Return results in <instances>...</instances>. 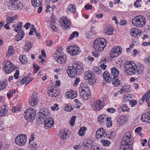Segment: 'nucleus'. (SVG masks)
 <instances>
[{
  "label": "nucleus",
  "instance_id": "obj_1",
  "mask_svg": "<svg viewBox=\"0 0 150 150\" xmlns=\"http://www.w3.org/2000/svg\"><path fill=\"white\" fill-rule=\"evenodd\" d=\"M124 69L125 72L127 75H139L143 72L144 67L142 65L137 66L135 63L132 62H127L125 63Z\"/></svg>",
  "mask_w": 150,
  "mask_h": 150
},
{
  "label": "nucleus",
  "instance_id": "obj_2",
  "mask_svg": "<svg viewBox=\"0 0 150 150\" xmlns=\"http://www.w3.org/2000/svg\"><path fill=\"white\" fill-rule=\"evenodd\" d=\"M107 41L104 38H98L94 40L93 44V48L96 51H103L106 46Z\"/></svg>",
  "mask_w": 150,
  "mask_h": 150
},
{
  "label": "nucleus",
  "instance_id": "obj_3",
  "mask_svg": "<svg viewBox=\"0 0 150 150\" xmlns=\"http://www.w3.org/2000/svg\"><path fill=\"white\" fill-rule=\"evenodd\" d=\"M63 50L61 47L57 49L54 56V58L55 60L57 62L63 64L66 62L67 57L62 52Z\"/></svg>",
  "mask_w": 150,
  "mask_h": 150
},
{
  "label": "nucleus",
  "instance_id": "obj_4",
  "mask_svg": "<svg viewBox=\"0 0 150 150\" xmlns=\"http://www.w3.org/2000/svg\"><path fill=\"white\" fill-rule=\"evenodd\" d=\"M50 111L47 109H42L37 114L36 119L39 123L42 124L45 121L47 116L50 115Z\"/></svg>",
  "mask_w": 150,
  "mask_h": 150
},
{
  "label": "nucleus",
  "instance_id": "obj_5",
  "mask_svg": "<svg viewBox=\"0 0 150 150\" xmlns=\"http://www.w3.org/2000/svg\"><path fill=\"white\" fill-rule=\"evenodd\" d=\"M132 24L135 26L138 27H142L145 24V19L142 16H136L132 21Z\"/></svg>",
  "mask_w": 150,
  "mask_h": 150
},
{
  "label": "nucleus",
  "instance_id": "obj_6",
  "mask_svg": "<svg viewBox=\"0 0 150 150\" xmlns=\"http://www.w3.org/2000/svg\"><path fill=\"white\" fill-rule=\"evenodd\" d=\"M36 110L32 108L27 109L24 112L25 119L29 122H32L34 120Z\"/></svg>",
  "mask_w": 150,
  "mask_h": 150
},
{
  "label": "nucleus",
  "instance_id": "obj_7",
  "mask_svg": "<svg viewBox=\"0 0 150 150\" xmlns=\"http://www.w3.org/2000/svg\"><path fill=\"white\" fill-rule=\"evenodd\" d=\"M133 141L131 137V134L129 132L127 133L124 135L121 142V148H124V146H132Z\"/></svg>",
  "mask_w": 150,
  "mask_h": 150
},
{
  "label": "nucleus",
  "instance_id": "obj_8",
  "mask_svg": "<svg viewBox=\"0 0 150 150\" xmlns=\"http://www.w3.org/2000/svg\"><path fill=\"white\" fill-rule=\"evenodd\" d=\"M84 79L85 81L90 85H92L96 81L94 74L90 72V71H87L84 74Z\"/></svg>",
  "mask_w": 150,
  "mask_h": 150
},
{
  "label": "nucleus",
  "instance_id": "obj_9",
  "mask_svg": "<svg viewBox=\"0 0 150 150\" xmlns=\"http://www.w3.org/2000/svg\"><path fill=\"white\" fill-rule=\"evenodd\" d=\"M8 5L9 8L11 10H20L23 7L22 4L19 1H10Z\"/></svg>",
  "mask_w": 150,
  "mask_h": 150
},
{
  "label": "nucleus",
  "instance_id": "obj_10",
  "mask_svg": "<svg viewBox=\"0 0 150 150\" xmlns=\"http://www.w3.org/2000/svg\"><path fill=\"white\" fill-rule=\"evenodd\" d=\"M27 137L24 134H21L18 135L16 138L15 143L18 145L23 146L25 144L27 141Z\"/></svg>",
  "mask_w": 150,
  "mask_h": 150
},
{
  "label": "nucleus",
  "instance_id": "obj_11",
  "mask_svg": "<svg viewBox=\"0 0 150 150\" xmlns=\"http://www.w3.org/2000/svg\"><path fill=\"white\" fill-rule=\"evenodd\" d=\"M3 68L5 69L6 72L7 74L11 73L14 69V67L13 64L7 60H5L3 63Z\"/></svg>",
  "mask_w": 150,
  "mask_h": 150
},
{
  "label": "nucleus",
  "instance_id": "obj_12",
  "mask_svg": "<svg viewBox=\"0 0 150 150\" xmlns=\"http://www.w3.org/2000/svg\"><path fill=\"white\" fill-rule=\"evenodd\" d=\"M48 115L46 116L44 122V126L46 129L52 127L54 124V121L52 117Z\"/></svg>",
  "mask_w": 150,
  "mask_h": 150
},
{
  "label": "nucleus",
  "instance_id": "obj_13",
  "mask_svg": "<svg viewBox=\"0 0 150 150\" xmlns=\"http://www.w3.org/2000/svg\"><path fill=\"white\" fill-rule=\"evenodd\" d=\"M67 52L72 55H76L78 54L80 52V49L78 47H76L73 46H70L67 49Z\"/></svg>",
  "mask_w": 150,
  "mask_h": 150
},
{
  "label": "nucleus",
  "instance_id": "obj_14",
  "mask_svg": "<svg viewBox=\"0 0 150 150\" xmlns=\"http://www.w3.org/2000/svg\"><path fill=\"white\" fill-rule=\"evenodd\" d=\"M67 72L69 76L72 78H74L77 76V71L74 68L73 65L68 67Z\"/></svg>",
  "mask_w": 150,
  "mask_h": 150
},
{
  "label": "nucleus",
  "instance_id": "obj_15",
  "mask_svg": "<svg viewBox=\"0 0 150 150\" xmlns=\"http://www.w3.org/2000/svg\"><path fill=\"white\" fill-rule=\"evenodd\" d=\"M104 129L102 128H100L96 132V137L98 139L105 138H106L107 134H105Z\"/></svg>",
  "mask_w": 150,
  "mask_h": 150
},
{
  "label": "nucleus",
  "instance_id": "obj_16",
  "mask_svg": "<svg viewBox=\"0 0 150 150\" xmlns=\"http://www.w3.org/2000/svg\"><path fill=\"white\" fill-rule=\"evenodd\" d=\"M79 91L80 93H85L90 91L89 88L87 85L85 83H81L80 84V86L79 88Z\"/></svg>",
  "mask_w": 150,
  "mask_h": 150
},
{
  "label": "nucleus",
  "instance_id": "obj_17",
  "mask_svg": "<svg viewBox=\"0 0 150 150\" xmlns=\"http://www.w3.org/2000/svg\"><path fill=\"white\" fill-rule=\"evenodd\" d=\"M103 107V103L100 100L96 101L93 105V109L97 110H101Z\"/></svg>",
  "mask_w": 150,
  "mask_h": 150
},
{
  "label": "nucleus",
  "instance_id": "obj_18",
  "mask_svg": "<svg viewBox=\"0 0 150 150\" xmlns=\"http://www.w3.org/2000/svg\"><path fill=\"white\" fill-rule=\"evenodd\" d=\"M61 25L62 27H64V28L66 29L67 30V28L71 25V23L69 19L67 17H63L62 22L61 23Z\"/></svg>",
  "mask_w": 150,
  "mask_h": 150
},
{
  "label": "nucleus",
  "instance_id": "obj_19",
  "mask_svg": "<svg viewBox=\"0 0 150 150\" xmlns=\"http://www.w3.org/2000/svg\"><path fill=\"white\" fill-rule=\"evenodd\" d=\"M72 65L77 71V72L83 73V65L82 63H74L72 64Z\"/></svg>",
  "mask_w": 150,
  "mask_h": 150
},
{
  "label": "nucleus",
  "instance_id": "obj_20",
  "mask_svg": "<svg viewBox=\"0 0 150 150\" xmlns=\"http://www.w3.org/2000/svg\"><path fill=\"white\" fill-rule=\"evenodd\" d=\"M127 120V118L126 116L121 115L119 117L117 120V126H120L124 125Z\"/></svg>",
  "mask_w": 150,
  "mask_h": 150
},
{
  "label": "nucleus",
  "instance_id": "obj_21",
  "mask_svg": "<svg viewBox=\"0 0 150 150\" xmlns=\"http://www.w3.org/2000/svg\"><path fill=\"white\" fill-rule=\"evenodd\" d=\"M103 77L105 81L109 83L112 81L113 78V76L110 75L109 72L107 71L104 72Z\"/></svg>",
  "mask_w": 150,
  "mask_h": 150
},
{
  "label": "nucleus",
  "instance_id": "obj_22",
  "mask_svg": "<svg viewBox=\"0 0 150 150\" xmlns=\"http://www.w3.org/2000/svg\"><path fill=\"white\" fill-rule=\"evenodd\" d=\"M50 19V22L51 23L50 24L51 28L54 31H57V29L54 24V23L56 22V19L54 18L53 14H52Z\"/></svg>",
  "mask_w": 150,
  "mask_h": 150
},
{
  "label": "nucleus",
  "instance_id": "obj_23",
  "mask_svg": "<svg viewBox=\"0 0 150 150\" xmlns=\"http://www.w3.org/2000/svg\"><path fill=\"white\" fill-rule=\"evenodd\" d=\"M141 119L143 122L150 123V112L147 114H143L141 116Z\"/></svg>",
  "mask_w": 150,
  "mask_h": 150
},
{
  "label": "nucleus",
  "instance_id": "obj_24",
  "mask_svg": "<svg viewBox=\"0 0 150 150\" xmlns=\"http://www.w3.org/2000/svg\"><path fill=\"white\" fill-rule=\"evenodd\" d=\"M6 105L1 106L0 108V116L2 117L5 115L8 112V109L6 108Z\"/></svg>",
  "mask_w": 150,
  "mask_h": 150
},
{
  "label": "nucleus",
  "instance_id": "obj_25",
  "mask_svg": "<svg viewBox=\"0 0 150 150\" xmlns=\"http://www.w3.org/2000/svg\"><path fill=\"white\" fill-rule=\"evenodd\" d=\"M119 76L118 75L114 76L112 80L113 84L115 86L117 87L120 85V81L118 79Z\"/></svg>",
  "mask_w": 150,
  "mask_h": 150
},
{
  "label": "nucleus",
  "instance_id": "obj_26",
  "mask_svg": "<svg viewBox=\"0 0 150 150\" xmlns=\"http://www.w3.org/2000/svg\"><path fill=\"white\" fill-rule=\"evenodd\" d=\"M67 95L68 98L70 99H73L76 97L77 95L76 91H75L71 90L68 92Z\"/></svg>",
  "mask_w": 150,
  "mask_h": 150
},
{
  "label": "nucleus",
  "instance_id": "obj_27",
  "mask_svg": "<svg viewBox=\"0 0 150 150\" xmlns=\"http://www.w3.org/2000/svg\"><path fill=\"white\" fill-rule=\"evenodd\" d=\"M59 136L60 139L64 140L67 138V133L64 130L62 129L60 131Z\"/></svg>",
  "mask_w": 150,
  "mask_h": 150
},
{
  "label": "nucleus",
  "instance_id": "obj_28",
  "mask_svg": "<svg viewBox=\"0 0 150 150\" xmlns=\"http://www.w3.org/2000/svg\"><path fill=\"white\" fill-rule=\"evenodd\" d=\"M18 18V16L16 15L13 16L7 17L6 18V22L9 23L10 24L11 23H13L14 20L17 19Z\"/></svg>",
  "mask_w": 150,
  "mask_h": 150
},
{
  "label": "nucleus",
  "instance_id": "obj_29",
  "mask_svg": "<svg viewBox=\"0 0 150 150\" xmlns=\"http://www.w3.org/2000/svg\"><path fill=\"white\" fill-rule=\"evenodd\" d=\"M49 95L52 97H56L58 95V93L57 91L53 88L49 91L48 93Z\"/></svg>",
  "mask_w": 150,
  "mask_h": 150
},
{
  "label": "nucleus",
  "instance_id": "obj_30",
  "mask_svg": "<svg viewBox=\"0 0 150 150\" xmlns=\"http://www.w3.org/2000/svg\"><path fill=\"white\" fill-rule=\"evenodd\" d=\"M18 33V34L16 35V41H18L22 39L24 35V33L23 30H21V32Z\"/></svg>",
  "mask_w": 150,
  "mask_h": 150
},
{
  "label": "nucleus",
  "instance_id": "obj_31",
  "mask_svg": "<svg viewBox=\"0 0 150 150\" xmlns=\"http://www.w3.org/2000/svg\"><path fill=\"white\" fill-rule=\"evenodd\" d=\"M76 11V7L74 4H71L69 6L67 10V12L68 13H74Z\"/></svg>",
  "mask_w": 150,
  "mask_h": 150
},
{
  "label": "nucleus",
  "instance_id": "obj_32",
  "mask_svg": "<svg viewBox=\"0 0 150 150\" xmlns=\"http://www.w3.org/2000/svg\"><path fill=\"white\" fill-rule=\"evenodd\" d=\"M42 0H31V4L34 7L39 6L42 4Z\"/></svg>",
  "mask_w": 150,
  "mask_h": 150
},
{
  "label": "nucleus",
  "instance_id": "obj_33",
  "mask_svg": "<svg viewBox=\"0 0 150 150\" xmlns=\"http://www.w3.org/2000/svg\"><path fill=\"white\" fill-rule=\"evenodd\" d=\"M81 96H82L83 98L85 100H88L90 96V91L85 92V93H80Z\"/></svg>",
  "mask_w": 150,
  "mask_h": 150
},
{
  "label": "nucleus",
  "instance_id": "obj_34",
  "mask_svg": "<svg viewBox=\"0 0 150 150\" xmlns=\"http://www.w3.org/2000/svg\"><path fill=\"white\" fill-rule=\"evenodd\" d=\"M105 116L103 115H101L98 117V121L100 124L103 125L105 122Z\"/></svg>",
  "mask_w": 150,
  "mask_h": 150
},
{
  "label": "nucleus",
  "instance_id": "obj_35",
  "mask_svg": "<svg viewBox=\"0 0 150 150\" xmlns=\"http://www.w3.org/2000/svg\"><path fill=\"white\" fill-rule=\"evenodd\" d=\"M111 75L112 76L117 75L119 73V71L115 67H113L111 69Z\"/></svg>",
  "mask_w": 150,
  "mask_h": 150
},
{
  "label": "nucleus",
  "instance_id": "obj_36",
  "mask_svg": "<svg viewBox=\"0 0 150 150\" xmlns=\"http://www.w3.org/2000/svg\"><path fill=\"white\" fill-rule=\"evenodd\" d=\"M137 28H132L130 31V34L133 37H136L138 34Z\"/></svg>",
  "mask_w": 150,
  "mask_h": 150
},
{
  "label": "nucleus",
  "instance_id": "obj_37",
  "mask_svg": "<svg viewBox=\"0 0 150 150\" xmlns=\"http://www.w3.org/2000/svg\"><path fill=\"white\" fill-rule=\"evenodd\" d=\"M7 85V81L3 80L0 81V90H1L5 88Z\"/></svg>",
  "mask_w": 150,
  "mask_h": 150
},
{
  "label": "nucleus",
  "instance_id": "obj_38",
  "mask_svg": "<svg viewBox=\"0 0 150 150\" xmlns=\"http://www.w3.org/2000/svg\"><path fill=\"white\" fill-rule=\"evenodd\" d=\"M87 128L85 127H81L79 131V134L80 136H84L85 134V132Z\"/></svg>",
  "mask_w": 150,
  "mask_h": 150
},
{
  "label": "nucleus",
  "instance_id": "obj_39",
  "mask_svg": "<svg viewBox=\"0 0 150 150\" xmlns=\"http://www.w3.org/2000/svg\"><path fill=\"white\" fill-rule=\"evenodd\" d=\"M31 47V45L30 42L28 41L26 42L25 45L24 47V49L25 51H28Z\"/></svg>",
  "mask_w": 150,
  "mask_h": 150
},
{
  "label": "nucleus",
  "instance_id": "obj_40",
  "mask_svg": "<svg viewBox=\"0 0 150 150\" xmlns=\"http://www.w3.org/2000/svg\"><path fill=\"white\" fill-rule=\"evenodd\" d=\"M93 143L92 140L91 139H88L87 140L85 143H84V146L86 147H88L91 146L93 145Z\"/></svg>",
  "mask_w": 150,
  "mask_h": 150
},
{
  "label": "nucleus",
  "instance_id": "obj_41",
  "mask_svg": "<svg viewBox=\"0 0 150 150\" xmlns=\"http://www.w3.org/2000/svg\"><path fill=\"white\" fill-rule=\"evenodd\" d=\"M22 25L23 23L22 22H18L17 25V27L14 29V31L17 33L18 32V31H20L21 29Z\"/></svg>",
  "mask_w": 150,
  "mask_h": 150
},
{
  "label": "nucleus",
  "instance_id": "obj_42",
  "mask_svg": "<svg viewBox=\"0 0 150 150\" xmlns=\"http://www.w3.org/2000/svg\"><path fill=\"white\" fill-rule=\"evenodd\" d=\"M14 51L13 46H9L8 50V52L7 53L6 56L9 57L10 55H13L14 53Z\"/></svg>",
  "mask_w": 150,
  "mask_h": 150
},
{
  "label": "nucleus",
  "instance_id": "obj_43",
  "mask_svg": "<svg viewBox=\"0 0 150 150\" xmlns=\"http://www.w3.org/2000/svg\"><path fill=\"white\" fill-rule=\"evenodd\" d=\"M110 57L112 58H114L117 57L119 55L116 51L114 50L113 49L110 52Z\"/></svg>",
  "mask_w": 150,
  "mask_h": 150
},
{
  "label": "nucleus",
  "instance_id": "obj_44",
  "mask_svg": "<svg viewBox=\"0 0 150 150\" xmlns=\"http://www.w3.org/2000/svg\"><path fill=\"white\" fill-rule=\"evenodd\" d=\"M19 59L21 63L23 64H25L27 61L26 60L25 55L21 56L19 57Z\"/></svg>",
  "mask_w": 150,
  "mask_h": 150
},
{
  "label": "nucleus",
  "instance_id": "obj_45",
  "mask_svg": "<svg viewBox=\"0 0 150 150\" xmlns=\"http://www.w3.org/2000/svg\"><path fill=\"white\" fill-rule=\"evenodd\" d=\"M38 101V100L30 99L29 103L31 106H34L37 104Z\"/></svg>",
  "mask_w": 150,
  "mask_h": 150
},
{
  "label": "nucleus",
  "instance_id": "obj_46",
  "mask_svg": "<svg viewBox=\"0 0 150 150\" xmlns=\"http://www.w3.org/2000/svg\"><path fill=\"white\" fill-rule=\"evenodd\" d=\"M79 35V33L78 32L74 31L71 35L69 39L70 40H71L75 37H77Z\"/></svg>",
  "mask_w": 150,
  "mask_h": 150
},
{
  "label": "nucleus",
  "instance_id": "obj_47",
  "mask_svg": "<svg viewBox=\"0 0 150 150\" xmlns=\"http://www.w3.org/2000/svg\"><path fill=\"white\" fill-rule=\"evenodd\" d=\"M114 30L113 29L109 28H107L106 29V31L105 32V33L106 35H112L113 34Z\"/></svg>",
  "mask_w": 150,
  "mask_h": 150
},
{
  "label": "nucleus",
  "instance_id": "obj_48",
  "mask_svg": "<svg viewBox=\"0 0 150 150\" xmlns=\"http://www.w3.org/2000/svg\"><path fill=\"white\" fill-rule=\"evenodd\" d=\"M31 77V74H29L28 76L25 77L24 78H25L26 81L27 82L26 84V85L27 84L29 83L30 81L32 80V79L30 78Z\"/></svg>",
  "mask_w": 150,
  "mask_h": 150
},
{
  "label": "nucleus",
  "instance_id": "obj_49",
  "mask_svg": "<svg viewBox=\"0 0 150 150\" xmlns=\"http://www.w3.org/2000/svg\"><path fill=\"white\" fill-rule=\"evenodd\" d=\"M150 90H148L142 96L143 99H145V100L148 98H150Z\"/></svg>",
  "mask_w": 150,
  "mask_h": 150
},
{
  "label": "nucleus",
  "instance_id": "obj_50",
  "mask_svg": "<svg viewBox=\"0 0 150 150\" xmlns=\"http://www.w3.org/2000/svg\"><path fill=\"white\" fill-rule=\"evenodd\" d=\"M116 51V52L120 55L121 53L122 49L119 46H115L114 48L112 49Z\"/></svg>",
  "mask_w": 150,
  "mask_h": 150
},
{
  "label": "nucleus",
  "instance_id": "obj_51",
  "mask_svg": "<svg viewBox=\"0 0 150 150\" xmlns=\"http://www.w3.org/2000/svg\"><path fill=\"white\" fill-rule=\"evenodd\" d=\"M120 109L123 111H128L129 110V108L126 105H123L120 107Z\"/></svg>",
  "mask_w": 150,
  "mask_h": 150
},
{
  "label": "nucleus",
  "instance_id": "obj_52",
  "mask_svg": "<svg viewBox=\"0 0 150 150\" xmlns=\"http://www.w3.org/2000/svg\"><path fill=\"white\" fill-rule=\"evenodd\" d=\"M101 142L102 143L103 146H108L110 144V142L107 140H102Z\"/></svg>",
  "mask_w": 150,
  "mask_h": 150
},
{
  "label": "nucleus",
  "instance_id": "obj_53",
  "mask_svg": "<svg viewBox=\"0 0 150 150\" xmlns=\"http://www.w3.org/2000/svg\"><path fill=\"white\" fill-rule=\"evenodd\" d=\"M76 116H73L71 118V120L69 121L71 126H73L75 124V121L76 118Z\"/></svg>",
  "mask_w": 150,
  "mask_h": 150
},
{
  "label": "nucleus",
  "instance_id": "obj_54",
  "mask_svg": "<svg viewBox=\"0 0 150 150\" xmlns=\"http://www.w3.org/2000/svg\"><path fill=\"white\" fill-rule=\"evenodd\" d=\"M124 148H121V146L120 147V150H132V146H124Z\"/></svg>",
  "mask_w": 150,
  "mask_h": 150
},
{
  "label": "nucleus",
  "instance_id": "obj_55",
  "mask_svg": "<svg viewBox=\"0 0 150 150\" xmlns=\"http://www.w3.org/2000/svg\"><path fill=\"white\" fill-rule=\"evenodd\" d=\"M129 104L132 107H134V105H137V102L136 100H133L129 101Z\"/></svg>",
  "mask_w": 150,
  "mask_h": 150
},
{
  "label": "nucleus",
  "instance_id": "obj_56",
  "mask_svg": "<svg viewBox=\"0 0 150 150\" xmlns=\"http://www.w3.org/2000/svg\"><path fill=\"white\" fill-rule=\"evenodd\" d=\"M30 147L33 149V150H35L38 148L37 144L35 143H33L30 145Z\"/></svg>",
  "mask_w": 150,
  "mask_h": 150
},
{
  "label": "nucleus",
  "instance_id": "obj_57",
  "mask_svg": "<svg viewBox=\"0 0 150 150\" xmlns=\"http://www.w3.org/2000/svg\"><path fill=\"white\" fill-rule=\"evenodd\" d=\"M38 94L37 93L35 92L33 93L30 99L38 100Z\"/></svg>",
  "mask_w": 150,
  "mask_h": 150
},
{
  "label": "nucleus",
  "instance_id": "obj_58",
  "mask_svg": "<svg viewBox=\"0 0 150 150\" xmlns=\"http://www.w3.org/2000/svg\"><path fill=\"white\" fill-rule=\"evenodd\" d=\"M110 133V134H107V136H106V138H110V139H112L115 136V134L113 132H111Z\"/></svg>",
  "mask_w": 150,
  "mask_h": 150
},
{
  "label": "nucleus",
  "instance_id": "obj_59",
  "mask_svg": "<svg viewBox=\"0 0 150 150\" xmlns=\"http://www.w3.org/2000/svg\"><path fill=\"white\" fill-rule=\"evenodd\" d=\"M65 110L66 111L71 112L73 110V109L71 105H67L66 107Z\"/></svg>",
  "mask_w": 150,
  "mask_h": 150
},
{
  "label": "nucleus",
  "instance_id": "obj_60",
  "mask_svg": "<svg viewBox=\"0 0 150 150\" xmlns=\"http://www.w3.org/2000/svg\"><path fill=\"white\" fill-rule=\"evenodd\" d=\"M145 62L146 64L150 65V56H147L145 59Z\"/></svg>",
  "mask_w": 150,
  "mask_h": 150
},
{
  "label": "nucleus",
  "instance_id": "obj_61",
  "mask_svg": "<svg viewBox=\"0 0 150 150\" xmlns=\"http://www.w3.org/2000/svg\"><path fill=\"white\" fill-rule=\"evenodd\" d=\"M90 150H102V148L97 146H93Z\"/></svg>",
  "mask_w": 150,
  "mask_h": 150
},
{
  "label": "nucleus",
  "instance_id": "obj_62",
  "mask_svg": "<svg viewBox=\"0 0 150 150\" xmlns=\"http://www.w3.org/2000/svg\"><path fill=\"white\" fill-rule=\"evenodd\" d=\"M58 105L55 104H54L53 106H51V109L53 111H54L55 110H57L59 109V108H58Z\"/></svg>",
  "mask_w": 150,
  "mask_h": 150
},
{
  "label": "nucleus",
  "instance_id": "obj_63",
  "mask_svg": "<svg viewBox=\"0 0 150 150\" xmlns=\"http://www.w3.org/2000/svg\"><path fill=\"white\" fill-rule=\"evenodd\" d=\"M80 79L78 77H77L75 81V82L74 83V86H76L78 84V83L80 82Z\"/></svg>",
  "mask_w": 150,
  "mask_h": 150
},
{
  "label": "nucleus",
  "instance_id": "obj_64",
  "mask_svg": "<svg viewBox=\"0 0 150 150\" xmlns=\"http://www.w3.org/2000/svg\"><path fill=\"white\" fill-rule=\"evenodd\" d=\"M115 109L113 108H110L107 109V111L111 113H114L115 112Z\"/></svg>",
  "mask_w": 150,
  "mask_h": 150
}]
</instances>
